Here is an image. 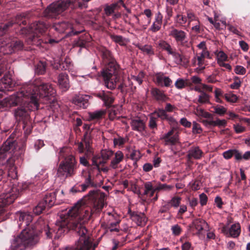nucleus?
<instances>
[{
  "label": "nucleus",
  "mask_w": 250,
  "mask_h": 250,
  "mask_svg": "<svg viewBox=\"0 0 250 250\" xmlns=\"http://www.w3.org/2000/svg\"><path fill=\"white\" fill-rule=\"evenodd\" d=\"M32 87L30 91L33 96L31 99V104L34 105V109H38L40 103H44L50 99V97H54L56 92L52 85L48 83H42L38 85L36 81L34 84H29L26 87Z\"/></svg>",
  "instance_id": "7ed1b4c3"
},
{
  "label": "nucleus",
  "mask_w": 250,
  "mask_h": 250,
  "mask_svg": "<svg viewBox=\"0 0 250 250\" xmlns=\"http://www.w3.org/2000/svg\"><path fill=\"white\" fill-rule=\"evenodd\" d=\"M187 18L188 20L189 23L191 21H195V22H197L198 23H199V21H198L197 18L195 16V15L189 11H188L187 13Z\"/></svg>",
  "instance_id": "49530a36"
},
{
  "label": "nucleus",
  "mask_w": 250,
  "mask_h": 250,
  "mask_svg": "<svg viewBox=\"0 0 250 250\" xmlns=\"http://www.w3.org/2000/svg\"><path fill=\"white\" fill-rule=\"evenodd\" d=\"M197 114L199 116H202L206 118L213 119V115L205 111L203 109H196Z\"/></svg>",
  "instance_id": "58836bf2"
},
{
  "label": "nucleus",
  "mask_w": 250,
  "mask_h": 250,
  "mask_svg": "<svg viewBox=\"0 0 250 250\" xmlns=\"http://www.w3.org/2000/svg\"><path fill=\"white\" fill-rule=\"evenodd\" d=\"M32 87H25L21 91L18 92L16 95H13L9 97L8 102L10 106H15L26 102L23 98L30 99L31 104V99H33V96L31 94L30 91Z\"/></svg>",
  "instance_id": "9b49d317"
},
{
  "label": "nucleus",
  "mask_w": 250,
  "mask_h": 250,
  "mask_svg": "<svg viewBox=\"0 0 250 250\" xmlns=\"http://www.w3.org/2000/svg\"><path fill=\"white\" fill-rule=\"evenodd\" d=\"M17 197V195L9 193L0 195V215L4 212V207L12 203Z\"/></svg>",
  "instance_id": "2eb2a0df"
},
{
  "label": "nucleus",
  "mask_w": 250,
  "mask_h": 250,
  "mask_svg": "<svg viewBox=\"0 0 250 250\" xmlns=\"http://www.w3.org/2000/svg\"><path fill=\"white\" fill-rule=\"evenodd\" d=\"M235 72L239 75H243L246 73V69L240 65H237L234 69Z\"/></svg>",
  "instance_id": "4d7b16f0"
},
{
  "label": "nucleus",
  "mask_w": 250,
  "mask_h": 250,
  "mask_svg": "<svg viewBox=\"0 0 250 250\" xmlns=\"http://www.w3.org/2000/svg\"><path fill=\"white\" fill-rule=\"evenodd\" d=\"M167 121L172 126V128L167 133L165 134L161 139L164 140L165 145H174L179 141L178 134H174V130H176L178 128V123L172 116H169Z\"/></svg>",
  "instance_id": "f8f14e48"
},
{
  "label": "nucleus",
  "mask_w": 250,
  "mask_h": 250,
  "mask_svg": "<svg viewBox=\"0 0 250 250\" xmlns=\"http://www.w3.org/2000/svg\"><path fill=\"white\" fill-rule=\"evenodd\" d=\"M55 200V194L49 193L46 195L43 198L42 201H41L38 205L33 209L31 212L24 211H18L16 213V218L19 219H24L26 218H34L36 216L39 215L42 212V210L46 208H49L52 207Z\"/></svg>",
  "instance_id": "423d86ee"
},
{
  "label": "nucleus",
  "mask_w": 250,
  "mask_h": 250,
  "mask_svg": "<svg viewBox=\"0 0 250 250\" xmlns=\"http://www.w3.org/2000/svg\"><path fill=\"white\" fill-rule=\"evenodd\" d=\"M170 55H173L175 57V58L176 59L177 63H180L182 62L183 56L179 53L172 51Z\"/></svg>",
  "instance_id": "0e129e2a"
},
{
  "label": "nucleus",
  "mask_w": 250,
  "mask_h": 250,
  "mask_svg": "<svg viewBox=\"0 0 250 250\" xmlns=\"http://www.w3.org/2000/svg\"><path fill=\"white\" fill-rule=\"evenodd\" d=\"M180 124L186 127H190L191 125V123L188 121L186 118H183L180 120Z\"/></svg>",
  "instance_id": "774afa93"
},
{
  "label": "nucleus",
  "mask_w": 250,
  "mask_h": 250,
  "mask_svg": "<svg viewBox=\"0 0 250 250\" xmlns=\"http://www.w3.org/2000/svg\"><path fill=\"white\" fill-rule=\"evenodd\" d=\"M39 240L38 233L34 229L26 228L11 243V250H25L26 247L32 246Z\"/></svg>",
  "instance_id": "20e7f679"
},
{
  "label": "nucleus",
  "mask_w": 250,
  "mask_h": 250,
  "mask_svg": "<svg viewBox=\"0 0 250 250\" xmlns=\"http://www.w3.org/2000/svg\"><path fill=\"white\" fill-rule=\"evenodd\" d=\"M102 57L104 59L106 60L108 62L112 61V60H115L112 56L111 52L106 48H103L101 50Z\"/></svg>",
  "instance_id": "e433bc0d"
},
{
  "label": "nucleus",
  "mask_w": 250,
  "mask_h": 250,
  "mask_svg": "<svg viewBox=\"0 0 250 250\" xmlns=\"http://www.w3.org/2000/svg\"><path fill=\"white\" fill-rule=\"evenodd\" d=\"M91 37L88 34H85L84 35L81 36L79 39L75 41V45L81 47H84L86 43L89 42Z\"/></svg>",
  "instance_id": "c756f323"
},
{
  "label": "nucleus",
  "mask_w": 250,
  "mask_h": 250,
  "mask_svg": "<svg viewBox=\"0 0 250 250\" xmlns=\"http://www.w3.org/2000/svg\"><path fill=\"white\" fill-rule=\"evenodd\" d=\"M222 231L225 233L228 236H230L233 238L237 237L241 232V227L239 223L234 224L231 225V227L229 229L228 232L226 231V227H223Z\"/></svg>",
  "instance_id": "a211bd4d"
},
{
  "label": "nucleus",
  "mask_w": 250,
  "mask_h": 250,
  "mask_svg": "<svg viewBox=\"0 0 250 250\" xmlns=\"http://www.w3.org/2000/svg\"><path fill=\"white\" fill-rule=\"evenodd\" d=\"M156 83L161 86L169 87L172 83V81L168 77H166L163 74H157L156 75Z\"/></svg>",
  "instance_id": "412c9836"
},
{
  "label": "nucleus",
  "mask_w": 250,
  "mask_h": 250,
  "mask_svg": "<svg viewBox=\"0 0 250 250\" xmlns=\"http://www.w3.org/2000/svg\"><path fill=\"white\" fill-rule=\"evenodd\" d=\"M172 233L175 235H178L181 231L180 227L178 225H175L171 227Z\"/></svg>",
  "instance_id": "052dcab7"
},
{
  "label": "nucleus",
  "mask_w": 250,
  "mask_h": 250,
  "mask_svg": "<svg viewBox=\"0 0 250 250\" xmlns=\"http://www.w3.org/2000/svg\"><path fill=\"white\" fill-rule=\"evenodd\" d=\"M129 213L130 214V217L135 218L136 219H144L146 218L145 215L141 212H132L130 210H129Z\"/></svg>",
  "instance_id": "37998d69"
},
{
  "label": "nucleus",
  "mask_w": 250,
  "mask_h": 250,
  "mask_svg": "<svg viewBox=\"0 0 250 250\" xmlns=\"http://www.w3.org/2000/svg\"><path fill=\"white\" fill-rule=\"evenodd\" d=\"M162 15L159 12L156 17L155 21L153 22L150 28V30L153 32H156L160 29L162 23Z\"/></svg>",
  "instance_id": "7c9ffc66"
},
{
  "label": "nucleus",
  "mask_w": 250,
  "mask_h": 250,
  "mask_svg": "<svg viewBox=\"0 0 250 250\" xmlns=\"http://www.w3.org/2000/svg\"><path fill=\"white\" fill-rule=\"evenodd\" d=\"M71 222H68V220H58L55 223L58 227V229L67 228L71 229L77 232L80 236L78 243L74 247H67L65 250H88V242L86 239V234L87 232L85 227L79 222V220H71Z\"/></svg>",
  "instance_id": "f03ea898"
},
{
  "label": "nucleus",
  "mask_w": 250,
  "mask_h": 250,
  "mask_svg": "<svg viewBox=\"0 0 250 250\" xmlns=\"http://www.w3.org/2000/svg\"><path fill=\"white\" fill-rule=\"evenodd\" d=\"M48 25L43 21H36L30 25V30L35 34L44 32L47 28Z\"/></svg>",
  "instance_id": "dca6fc26"
},
{
  "label": "nucleus",
  "mask_w": 250,
  "mask_h": 250,
  "mask_svg": "<svg viewBox=\"0 0 250 250\" xmlns=\"http://www.w3.org/2000/svg\"><path fill=\"white\" fill-rule=\"evenodd\" d=\"M227 58V55L223 51H220L217 54L218 63L226 61Z\"/></svg>",
  "instance_id": "603ef678"
},
{
  "label": "nucleus",
  "mask_w": 250,
  "mask_h": 250,
  "mask_svg": "<svg viewBox=\"0 0 250 250\" xmlns=\"http://www.w3.org/2000/svg\"><path fill=\"white\" fill-rule=\"evenodd\" d=\"M144 13L146 16V18H143V20H146V21L145 22H144L143 21H140V20L138 19V17L135 15H134V17H135V18L137 19L138 23L141 25H142L144 27V28L146 29V26L148 25L151 22L152 12L150 9H146L144 10Z\"/></svg>",
  "instance_id": "b1692460"
},
{
  "label": "nucleus",
  "mask_w": 250,
  "mask_h": 250,
  "mask_svg": "<svg viewBox=\"0 0 250 250\" xmlns=\"http://www.w3.org/2000/svg\"><path fill=\"white\" fill-rule=\"evenodd\" d=\"M130 125L132 130L141 132L145 129V123L143 120L138 118L131 120Z\"/></svg>",
  "instance_id": "aec40b11"
},
{
  "label": "nucleus",
  "mask_w": 250,
  "mask_h": 250,
  "mask_svg": "<svg viewBox=\"0 0 250 250\" xmlns=\"http://www.w3.org/2000/svg\"><path fill=\"white\" fill-rule=\"evenodd\" d=\"M106 105H109L114 102V99L106 93H105L103 100Z\"/></svg>",
  "instance_id": "a18cd8bd"
},
{
  "label": "nucleus",
  "mask_w": 250,
  "mask_h": 250,
  "mask_svg": "<svg viewBox=\"0 0 250 250\" xmlns=\"http://www.w3.org/2000/svg\"><path fill=\"white\" fill-rule=\"evenodd\" d=\"M104 114L103 110L96 111L89 113V117L91 120H98L102 118Z\"/></svg>",
  "instance_id": "4c0bfd02"
},
{
  "label": "nucleus",
  "mask_w": 250,
  "mask_h": 250,
  "mask_svg": "<svg viewBox=\"0 0 250 250\" xmlns=\"http://www.w3.org/2000/svg\"><path fill=\"white\" fill-rule=\"evenodd\" d=\"M91 193L94 194L93 198H95L93 208L89 210L88 208L85 207L84 202L82 200H79L67 212V214L69 217L75 218L79 217L78 219L98 217V213L104 206L106 195L104 192L98 193L91 191L90 193Z\"/></svg>",
  "instance_id": "f257e3e1"
},
{
  "label": "nucleus",
  "mask_w": 250,
  "mask_h": 250,
  "mask_svg": "<svg viewBox=\"0 0 250 250\" xmlns=\"http://www.w3.org/2000/svg\"><path fill=\"white\" fill-rule=\"evenodd\" d=\"M110 38L114 42L116 43H118L120 45H123L124 44V39L122 36L111 35Z\"/></svg>",
  "instance_id": "c03bdc74"
},
{
  "label": "nucleus",
  "mask_w": 250,
  "mask_h": 250,
  "mask_svg": "<svg viewBox=\"0 0 250 250\" xmlns=\"http://www.w3.org/2000/svg\"><path fill=\"white\" fill-rule=\"evenodd\" d=\"M203 152L199 147H192L188 151V157L189 159H199L202 156Z\"/></svg>",
  "instance_id": "bb28decb"
},
{
  "label": "nucleus",
  "mask_w": 250,
  "mask_h": 250,
  "mask_svg": "<svg viewBox=\"0 0 250 250\" xmlns=\"http://www.w3.org/2000/svg\"><path fill=\"white\" fill-rule=\"evenodd\" d=\"M172 186L167 185V184H159L156 188L158 190H170L172 188Z\"/></svg>",
  "instance_id": "69168bd1"
},
{
  "label": "nucleus",
  "mask_w": 250,
  "mask_h": 250,
  "mask_svg": "<svg viewBox=\"0 0 250 250\" xmlns=\"http://www.w3.org/2000/svg\"><path fill=\"white\" fill-rule=\"evenodd\" d=\"M76 0H58L50 4L43 13V16L49 19L57 18L66 10Z\"/></svg>",
  "instance_id": "0eeeda50"
},
{
  "label": "nucleus",
  "mask_w": 250,
  "mask_h": 250,
  "mask_svg": "<svg viewBox=\"0 0 250 250\" xmlns=\"http://www.w3.org/2000/svg\"><path fill=\"white\" fill-rule=\"evenodd\" d=\"M175 86L178 89H181L185 86V81L183 79L177 80L175 83Z\"/></svg>",
  "instance_id": "680f3d73"
},
{
  "label": "nucleus",
  "mask_w": 250,
  "mask_h": 250,
  "mask_svg": "<svg viewBox=\"0 0 250 250\" xmlns=\"http://www.w3.org/2000/svg\"><path fill=\"white\" fill-rule=\"evenodd\" d=\"M145 190L144 194L146 195L148 193V192L154 189L152 187V185L151 182H148L145 183Z\"/></svg>",
  "instance_id": "bf43d9fd"
},
{
  "label": "nucleus",
  "mask_w": 250,
  "mask_h": 250,
  "mask_svg": "<svg viewBox=\"0 0 250 250\" xmlns=\"http://www.w3.org/2000/svg\"><path fill=\"white\" fill-rule=\"evenodd\" d=\"M158 46L161 49L166 50L169 54L173 51L170 45L165 41L161 40L157 43Z\"/></svg>",
  "instance_id": "c9c22d12"
},
{
  "label": "nucleus",
  "mask_w": 250,
  "mask_h": 250,
  "mask_svg": "<svg viewBox=\"0 0 250 250\" xmlns=\"http://www.w3.org/2000/svg\"><path fill=\"white\" fill-rule=\"evenodd\" d=\"M202 129L200 125L195 122L193 123L192 132L194 134H199L201 133Z\"/></svg>",
  "instance_id": "8fccbe9b"
},
{
  "label": "nucleus",
  "mask_w": 250,
  "mask_h": 250,
  "mask_svg": "<svg viewBox=\"0 0 250 250\" xmlns=\"http://www.w3.org/2000/svg\"><path fill=\"white\" fill-rule=\"evenodd\" d=\"M92 165L95 166L99 170L100 165H104L103 161L100 156H95L92 158Z\"/></svg>",
  "instance_id": "a19ab883"
},
{
  "label": "nucleus",
  "mask_w": 250,
  "mask_h": 250,
  "mask_svg": "<svg viewBox=\"0 0 250 250\" xmlns=\"http://www.w3.org/2000/svg\"><path fill=\"white\" fill-rule=\"evenodd\" d=\"M150 92L153 97L158 101L165 102L168 99L163 91L157 88H152Z\"/></svg>",
  "instance_id": "4be33fe9"
},
{
  "label": "nucleus",
  "mask_w": 250,
  "mask_h": 250,
  "mask_svg": "<svg viewBox=\"0 0 250 250\" xmlns=\"http://www.w3.org/2000/svg\"><path fill=\"white\" fill-rule=\"evenodd\" d=\"M124 157V154L121 151H117L114 159L111 161L110 167L113 169L117 168L118 164L123 161Z\"/></svg>",
  "instance_id": "cd10ccee"
},
{
  "label": "nucleus",
  "mask_w": 250,
  "mask_h": 250,
  "mask_svg": "<svg viewBox=\"0 0 250 250\" xmlns=\"http://www.w3.org/2000/svg\"><path fill=\"white\" fill-rule=\"evenodd\" d=\"M156 118L151 117L149 119L148 126L151 129L156 128L157 125L156 123Z\"/></svg>",
  "instance_id": "6e6d98bb"
},
{
  "label": "nucleus",
  "mask_w": 250,
  "mask_h": 250,
  "mask_svg": "<svg viewBox=\"0 0 250 250\" xmlns=\"http://www.w3.org/2000/svg\"><path fill=\"white\" fill-rule=\"evenodd\" d=\"M16 83L9 74H5L0 80V88L2 91H10Z\"/></svg>",
  "instance_id": "4468645a"
},
{
  "label": "nucleus",
  "mask_w": 250,
  "mask_h": 250,
  "mask_svg": "<svg viewBox=\"0 0 250 250\" xmlns=\"http://www.w3.org/2000/svg\"><path fill=\"white\" fill-rule=\"evenodd\" d=\"M169 35L173 37L177 42H180L181 44L183 43L186 38V33L182 30L177 29H172Z\"/></svg>",
  "instance_id": "5701e85b"
},
{
  "label": "nucleus",
  "mask_w": 250,
  "mask_h": 250,
  "mask_svg": "<svg viewBox=\"0 0 250 250\" xmlns=\"http://www.w3.org/2000/svg\"><path fill=\"white\" fill-rule=\"evenodd\" d=\"M82 141L84 144V149L86 150L85 155L89 156L92 154L93 153L92 148L91 147L92 141L87 132L84 135L83 139L82 140Z\"/></svg>",
  "instance_id": "393cba45"
},
{
  "label": "nucleus",
  "mask_w": 250,
  "mask_h": 250,
  "mask_svg": "<svg viewBox=\"0 0 250 250\" xmlns=\"http://www.w3.org/2000/svg\"><path fill=\"white\" fill-rule=\"evenodd\" d=\"M16 148V143L15 141L11 140H7L2 146L0 147L1 151H4L5 152L9 150L13 151Z\"/></svg>",
  "instance_id": "c85d7f7f"
},
{
  "label": "nucleus",
  "mask_w": 250,
  "mask_h": 250,
  "mask_svg": "<svg viewBox=\"0 0 250 250\" xmlns=\"http://www.w3.org/2000/svg\"><path fill=\"white\" fill-rule=\"evenodd\" d=\"M181 200V198L180 197L176 196L173 197L169 202H167V205L163 207L164 209H161L160 212H166L167 209H168L169 207L177 208Z\"/></svg>",
  "instance_id": "a878e982"
},
{
  "label": "nucleus",
  "mask_w": 250,
  "mask_h": 250,
  "mask_svg": "<svg viewBox=\"0 0 250 250\" xmlns=\"http://www.w3.org/2000/svg\"><path fill=\"white\" fill-rule=\"evenodd\" d=\"M46 63L40 61L35 65V71L38 75H43L46 71Z\"/></svg>",
  "instance_id": "2f4dec72"
},
{
  "label": "nucleus",
  "mask_w": 250,
  "mask_h": 250,
  "mask_svg": "<svg viewBox=\"0 0 250 250\" xmlns=\"http://www.w3.org/2000/svg\"><path fill=\"white\" fill-rule=\"evenodd\" d=\"M167 112L163 109H158L154 111L152 114L156 115L157 117L161 118Z\"/></svg>",
  "instance_id": "e2e57ef3"
},
{
  "label": "nucleus",
  "mask_w": 250,
  "mask_h": 250,
  "mask_svg": "<svg viewBox=\"0 0 250 250\" xmlns=\"http://www.w3.org/2000/svg\"><path fill=\"white\" fill-rule=\"evenodd\" d=\"M198 102L201 104L207 103L209 102V96L204 92H202L199 96Z\"/></svg>",
  "instance_id": "ea45409f"
},
{
  "label": "nucleus",
  "mask_w": 250,
  "mask_h": 250,
  "mask_svg": "<svg viewBox=\"0 0 250 250\" xmlns=\"http://www.w3.org/2000/svg\"><path fill=\"white\" fill-rule=\"evenodd\" d=\"M144 76V74L143 72H140L137 76H133L132 79L136 81L139 84H141L143 82V78Z\"/></svg>",
  "instance_id": "5fc2aeb1"
},
{
  "label": "nucleus",
  "mask_w": 250,
  "mask_h": 250,
  "mask_svg": "<svg viewBox=\"0 0 250 250\" xmlns=\"http://www.w3.org/2000/svg\"><path fill=\"white\" fill-rule=\"evenodd\" d=\"M136 46L144 53H145L148 56H152L154 54V49L150 45L146 44L142 45L140 44H138L136 45Z\"/></svg>",
  "instance_id": "473e14b6"
},
{
  "label": "nucleus",
  "mask_w": 250,
  "mask_h": 250,
  "mask_svg": "<svg viewBox=\"0 0 250 250\" xmlns=\"http://www.w3.org/2000/svg\"><path fill=\"white\" fill-rule=\"evenodd\" d=\"M14 25L13 21H9L6 23H2L0 25V36H3L6 34L10 28L12 27Z\"/></svg>",
  "instance_id": "72a5a7b5"
},
{
  "label": "nucleus",
  "mask_w": 250,
  "mask_h": 250,
  "mask_svg": "<svg viewBox=\"0 0 250 250\" xmlns=\"http://www.w3.org/2000/svg\"><path fill=\"white\" fill-rule=\"evenodd\" d=\"M214 112L220 115H224L227 111L226 108L221 105H217L214 107Z\"/></svg>",
  "instance_id": "de8ad7c7"
},
{
  "label": "nucleus",
  "mask_w": 250,
  "mask_h": 250,
  "mask_svg": "<svg viewBox=\"0 0 250 250\" xmlns=\"http://www.w3.org/2000/svg\"><path fill=\"white\" fill-rule=\"evenodd\" d=\"M140 154V152L139 150H132L129 157L132 160L137 161L141 158Z\"/></svg>",
  "instance_id": "79ce46f5"
},
{
  "label": "nucleus",
  "mask_w": 250,
  "mask_h": 250,
  "mask_svg": "<svg viewBox=\"0 0 250 250\" xmlns=\"http://www.w3.org/2000/svg\"><path fill=\"white\" fill-rule=\"evenodd\" d=\"M66 148H62L60 152V156L64 158L58 167L57 175L58 177H62L65 175V177H71L75 174V170L77 167V162L74 156L72 155H69L65 156L62 154L64 150Z\"/></svg>",
  "instance_id": "6e6552de"
},
{
  "label": "nucleus",
  "mask_w": 250,
  "mask_h": 250,
  "mask_svg": "<svg viewBox=\"0 0 250 250\" xmlns=\"http://www.w3.org/2000/svg\"><path fill=\"white\" fill-rule=\"evenodd\" d=\"M225 97L227 101L231 103H235L237 100V97L233 94H226Z\"/></svg>",
  "instance_id": "09e8293b"
},
{
  "label": "nucleus",
  "mask_w": 250,
  "mask_h": 250,
  "mask_svg": "<svg viewBox=\"0 0 250 250\" xmlns=\"http://www.w3.org/2000/svg\"><path fill=\"white\" fill-rule=\"evenodd\" d=\"M117 111L114 109H110L109 110L108 117L109 119L111 121H113L117 118Z\"/></svg>",
  "instance_id": "338daca9"
},
{
  "label": "nucleus",
  "mask_w": 250,
  "mask_h": 250,
  "mask_svg": "<svg viewBox=\"0 0 250 250\" xmlns=\"http://www.w3.org/2000/svg\"><path fill=\"white\" fill-rule=\"evenodd\" d=\"M87 95H75L72 99V103L83 108H85L88 106Z\"/></svg>",
  "instance_id": "6ab92c4d"
},
{
  "label": "nucleus",
  "mask_w": 250,
  "mask_h": 250,
  "mask_svg": "<svg viewBox=\"0 0 250 250\" xmlns=\"http://www.w3.org/2000/svg\"><path fill=\"white\" fill-rule=\"evenodd\" d=\"M119 71V66L115 60H112V61H110L106 64L102 72V75L107 88L111 90L116 88L117 83L120 80Z\"/></svg>",
  "instance_id": "39448f33"
},
{
  "label": "nucleus",
  "mask_w": 250,
  "mask_h": 250,
  "mask_svg": "<svg viewBox=\"0 0 250 250\" xmlns=\"http://www.w3.org/2000/svg\"><path fill=\"white\" fill-rule=\"evenodd\" d=\"M192 227L197 230V234L200 239H205L206 233L208 239L215 238V234L213 232L207 233L209 230V227L205 220H193Z\"/></svg>",
  "instance_id": "ddd939ff"
},
{
  "label": "nucleus",
  "mask_w": 250,
  "mask_h": 250,
  "mask_svg": "<svg viewBox=\"0 0 250 250\" xmlns=\"http://www.w3.org/2000/svg\"><path fill=\"white\" fill-rule=\"evenodd\" d=\"M200 203L201 206H203L207 204L208 201V197L205 193H203L199 196Z\"/></svg>",
  "instance_id": "13d9d810"
},
{
  "label": "nucleus",
  "mask_w": 250,
  "mask_h": 250,
  "mask_svg": "<svg viewBox=\"0 0 250 250\" xmlns=\"http://www.w3.org/2000/svg\"><path fill=\"white\" fill-rule=\"evenodd\" d=\"M23 42L18 40H12L10 39H0V52L3 54H10L16 51L22 49Z\"/></svg>",
  "instance_id": "9d476101"
},
{
  "label": "nucleus",
  "mask_w": 250,
  "mask_h": 250,
  "mask_svg": "<svg viewBox=\"0 0 250 250\" xmlns=\"http://www.w3.org/2000/svg\"><path fill=\"white\" fill-rule=\"evenodd\" d=\"M33 104H30V101L23 105H20L14 110V117L17 122H22L23 128L24 129L30 119V113L31 110H35ZM37 110L38 109H36Z\"/></svg>",
  "instance_id": "1a4fd4ad"
},
{
  "label": "nucleus",
  "mask_w": 250,
  "mask_h": 250,
  "mask_svg": "<svg viewBox=\"0 0 250 250\" xmlns=\"http://www.w3.org/2000/svg\"><path fill=\"white\" fill-rule=\"evenodd\" d=\"M213 126H218V127H225L227 125V121L225 120H220L217 119L216 121H214Z\"/></svg>",
  "instance_id": "3c124183"
},
{
  "label": "nucleus",
  "mask_w": 250,
  "mask_h": 250,
  "mask_svg": "<svg viewBox=\"0 0 250 250\" xmlns=\"http://www.w3.org/2000/svg\"><path fill=\"white\" fill-rule=\"evenodd\" d=\"M102 161L104 164H105L107 161L113 155V152L110 150L104 149L101 152Z\"/></svg>",
  "instance_id": "f704fd0d"
},
{
  "label": "nucleus",
  "mask_w": 250,
  "mask_h": 250,
  "mask_svg": "<svg viewBox=\"0 0 250 250\" xmlns=\"http://www.w3.org/2000/svg\"><path fill=\"white\" fill-rule=\"evenodd\" d=\"M58 82L59 88L62 91H66L70 87L68 76L66 73H61L58 76Z\"/></svg>",
  "instance_id": "f3484780"
},
{
  "label": "nucleus",
  "mask_w": 250,
  "mask_h": 250,
  "mask_svg": "<svg viewBox=\"0 0 250 250\" xmlns=\"http://www.w3.org/2000/svg\"><path fill=\"white\" fill-rule=\"evenodd\" d=\"M118 88L120 90L123 94L129 92V89L127 88L126 82L121 83L118 86Z\"/></svg>",
  "instance_id": "864d4df0"
}]
</instances>
